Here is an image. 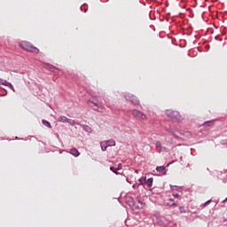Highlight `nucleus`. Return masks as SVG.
Returning <instances> with one entry per match:
<instances>
[{
    "mask_svg": "<svg viewBox=\"0 0 227 227\" xmlns=\"http://www.w3.org/2000/svg\"><path fill=\"white\" fill-rule=\"evenodd\" d=\"M138 182H139L140 185H145V184H146V178L145 177H140Z\"/></svg>",
    "mask_w": 227,
    "mask_h": 227,
    "instance_id": "aec40b11",
    "label": "nucleus"
},
{
    "mask_svg": "<svg viewBox=\"0 0 227 227\" xmlns=\"http://www.w3.org/2000/svg\"><path fill=\"white\" fill-rule=\"evenodd\" d=\"M227 201V197L222 201V203H226Z\"/></svg>",
    "mask_w": 227,
    "mask_h": 227,
    "instance_id": "c85d7f7f",
    "label": "nucleus"
},
{
    "mask_svg": "<svg viewBox=\"0 0 227 227\" xmlns=\"http://www.w3.org/2000/svg\"><path fill=\"white\" fill-rule=\"evenodd\" d=\"M43 67L46 68L47 70H50L51 72H58L59 71V69L56 67H54L51 64H43Z\"/></svg>",
    "mask_w": 227,
    "mask_h": 227,
    "instance_id": "0eeeda50",
    "label": "nucleus"
},
{
    "mask_svg": "<svg viewBox=\"0 0 227 227\" xmlns=\"http://www.w3.org/2000/svg\"><path fill=\"white\" fill-rule=\"evenodd\" d=\"M43 125H44V127H48V129H52L51 122H49L48 121L43 120Z\"/></svg>",
    "mask_w": 227,
    "mask_h": 227,
    "instance_id": "dca6fc26",
    "label": "nucleus"
},
{
    "mask_svg": "<svg viewBox=\"0 0 227 227\" xmlns=\"http://www.w3.org/2000/svg\"><path fill=\"white\" fill-rule=\"evenodd\" d=\"M20 47L24 49V51H27L28 52H34L35 54H38L40 50L38 48L33 46L29 42L23 41L20 43Z\"/></svg>",
    "mask_w": 227,
    "mask_h": 227,
    "instance_id": "f03ea898",
    "label": "nucleus"
},
{
    "mask_svg": "<svg viewBox=\"0 0 227 227\" xmlns=\"http://www.w3.org/2000/svg\"><path fill=\"white\" fill-rule=\"evenodd\" d=\"M118 169H121V163L118 165L117 170Z\"/></svg>",
    "mask_w": 227,
    "mask_h": 227,
    "instance_id": "cd10ccee",
    "label": "nucleus"
},
{
    "mask_svg": "<svg viewBox=\"0 0 227 227\" xmlns=\"http://www.w3.org/2000/svg\"><path fill=\"white\" fill-rule=\"evenodd\" d=\"M131 114H132V116H134V118H136L137 120H140L141 121H145L148 120V116H146V114H145V113H143L137 109L131 110Z\"/></svg>",
    "mask_w": 227,
    "mask_h": 227,
    "instance_id": "7ed1b4c3",
    "label": "nucleus"
},
{
    "mask_svg": "<svg viewBox=\"0 0 227 227\" xmlns=\"http://www.w3.org/2000/svg\"><path fill=\"white\" fill-rule=\"evenodd\" d=\"M166 115L168 118H171L172 120H178L180 118V114L178 112L173 111V110H167Z\"/></svg>",
    "mask_w": 227,
    "mask_h": 227,
    "instance_id": "39448f33",
    "label": "nucleus"
},
{
    "mask_svg": "<svg viewBox=\"0 0 227 227\" xmlns=\"http://www.w3.org/2000/svg\"><path fill=\"white\" fill-rule=\"evenodd\" d=\"M204 127H212L214 125V121H207L203 123Z\"/></svg>",
    "mask_w": 227,
    "mask_h": 227,
    "instance_id": "4468645a",
    "label": "nucleus"
},
{
    "mask_svg": "<svg viewBox=\"0 0 227 227\" xmlns=\"http://www.w3.org/2000/svg\"><path fill=\"white\" fill-rule=\"evenodd\" d=\"M68 118L65 115H62L60 117H59L58 121H59L60 123H68Z\"/></svg>",
    "mask_w": 227,
    "mask_h": 227,
    "instance_id": "6e6552de",
    "label": "nucleus"
},
{
    "mask_svg": "<svg viewBox=\"0 0 227 227\" xmlns=\"http://www.w3.org/2000/svg\"><path fill=\"white\" fill-rule=\"evenodd\" d=\"M83 130H85V132H91V128L88 125H82Z\"/></svg>",
    "mask_w": 227,
    "mask_h": 227,
    "instance_id": "6ab92c4d",
    "label": "nucleus"
},
{
    "mask_svg": "<svg viewBox=\"0 0 227 227\" xmlns=\"http://www.w3.org/2000/svg\"><path fill=\"white\" fill-rule=\"evenodd\" d=\"M110 169L113 171V173H114L115 175H119L120 173H118V168H114V167H111Z\"/></svg>",
    "mask_w": 227,
    "mask_h": 227,
    "instance_id": "412c9836",
    "label": "nucleus"
},
{
    "mask_svg": "<svg viewBox=\"0 0 227 227\" xmlns=\"http://www.w3.org/2000/svg\"><path fill=\"white\" fill-rule=\"evenodd\" d=\"M137 201L138 203H140V205H142V207H143V205H145V203L141 202V200H139V197H137Z\"/></svg>",
    "mask_w": 227,
    "mask_h": 227,
    "instance_id": "a878e982",
    "label": "nucleus"
},
{
    "mask_svg": "<svg viewBox=\"0 0 227 227\" xmlns=\"http://www.w3.org/2000/svg\"><path fill=\"white\" fill-rule=\"evenodd\" d=\"M168 207H176V203L174 200L169 199L167 202Z\"/></svg>",
    "mask_w": 227,
    "mask_h": 227,
    "instance_id": "ddd939ff",
    "label": "nucleus"
},
{
    "mask_svg": "<svg viewBox=\"0 0 227 227\" xmlns=\"http://www.w3.org/2000/svg\"><path fill=\"white\" fill-rule=\"evenodd\" d=\"M70 153L71 155H74V157H79V155H81V153H79V150H77L76 148L71 149Z\"/></svg>",
    "mask_w": 227,
    "mask_h": 227,
    "instance_id": "1a4fd4ad",
    "label": "nucleus"
},
{
    "mask_svg": "<svg viewBox=\"0 0 227 227\" xmlns=\"http://www.w3.org/2000/svg\"><path fill=\"white\" fill-rule=\"evenodd\" d=\"M155 148H156L157 152H159V153L168 151V149L166 147L162 146V144L160 143V141L156 142Z\"/></svg>",
    "mask_w": 227,
    "mask_h": 227,
    "instance_id": "423d86ee",
    "label": "nucleus"
},
{
    "mask_svg": "<svg viewBox=\"0 0 227 227\" xmlns=\"http://www.w3.org/2000/svg\"><path fill=\"white\" fill-rule=\"evenodd\" d=\"M0 84H2L3 86H8L10 82L3 78H0Z\"/></svg>",
    "mask_w": 227,
    "mask_h": 227,
    "instance_id": "f3484780",
    "label": "nucleus"
},
{
    "mask_svg": "<svg viewBox=\"0 0 227 227\" xmlns=\"http://www.w3.org/2000/svg\"><path fill=\"white\" fill-rule=\"evenodd\" d=\"M156 171H158L159 173H164V171H166V167L164 166L157 167Z\"/></svg>",
    "mask_w": 227,
    "mask_h": 227,
    "instance_id": "2eb2a0df",
    "label": "nucleus"
},
{
    "mask_svg": "<svg viewBox=\"0 0 227 227\" xmlns=\"http://www.w3.org/2000/svg\"><path fill=\"white\" fill-rule=\"evenodd\" d=\"M7 87L10 88L15 93V88H13V85L11 82H9Z\"/></svg>",
    "mask_w": 227,
    "mask_h": 227,
    "instance_id": "4be33fe9",
    "label": "nucleus"
},
{
    "mask_svg": "<svg viewBox=\"0 0 227 227\" xmlns=\"http://www.w3.org/2000/svg\"><path fill=\"white\" fill-rule=\"evenodd\" d=\"M179 210H180L181 214H185V212H186L185 208L184 207H180Z\"/></svg>",
    "mask_w": 227,
    "mask_h": 227,
    "instance_id": "b1692460",
    "label": "nucleus"
},
{
    "mask_svg": "<svg viewBox=\"0 0 227 227\" xmlns=\"http://www.w3.org/2000/svg\"><path fill=\"white\" fill-rule=\"evenodd\" d=\"M87 104L90 107L93 108L94 111H98V113H102V99L99 98H93V99H90L87 101Z\"/></svg>",
    "mask_w": 227,
    "mask_h": 227,
    "instance_id": "f257e3e1",
    "label": "nucleus"
},
{
    "mask_svg": "<svg viewBox=\"0 0 227 227\" xmlns=\"http://www.w3.org/2000/svg\"><path fill=\"white\" fill-rule=\"evenodd\" d=\"M145 184L147 187H152V185H153V177L148 178L147 180L145 179Z\"/></svg>",
    "mask_w": 227,
    "mask_h": 227,
    "instance_id": "f8f14e48",
    "label": "nucleus"
},
{
    "mask_svg": "<svg viewBox=\"0 0 227 227\" xmlns=\"http://www.w3.org/2000/svg\"><path fill=\"white\" fill-rule=\"evenodd\" d=\"M67 123H69V125H81L79 122L72 119H68Z\"/></svg>",
    "mask_w": 227,
    "mask_h": 227,
    "instance_id": "a211bd4d",
    "label": "nucleus"
},
{
    "mask_svg": "<svg viewBox=\"0 0 227 227\" xmlns=\"http://www.w3.org/2000/svg\"><path fill=\"white\" fill-rule=\"evenodd\" d=\"M209 203H212V200H209L207 201H206L203 205V207H207V205H209Z\"/></svg>",
    "mask_w": 227,
    "mask_h": 227,
    "instance_id": "393cba45",
    "label": "nucleus"
},
{
    "mask_svg": "<svg viewBox=\"0 0 227 227\" xmlns=\"http://www.w3.org/2000/svg\"><path fill=\"white\" fill-rule=\"evenodd\" d=\"M124 97L126 100L131 102L134 106H139V99L136 96L127 93Z\"/></svg>",
    "mask_w": 227,
    "mask_h": 227,
    "instance_id": "20e7f679",
    "label": "nucleus"
},
{
    "mask_svg": "<svg viewBox=\"0 0 227 227\" xmlns=\"http://www.w3.org/2000/svg\"><path fill=\"white\" fill-rule=\"evenodd\" d=\"M105 143L108 145V146H116V141L110 139V140H105Z\"/></svg>",
    "mask_w": 227,
    "mask_h": 227,
    "instance_id": "9b49d317",
    "label": "nucleus"
},
{
    "mask_svg": "<svg viewBox=\"0 0 227 227\" xmlns=\"http://www.w3.org/2000/svg\"><path fill=\"white\" fill-rule=\"evenodd\" d=\"M7 87L10 88L15 93V88H13V85L11 82H9Z\"/></svg>",
    "mask_w": 227,
    "mask_h": 227,
    "instance_id": "5701e85b",
    "label": "nucleus"
},
{
    "mask_svg": "<svg viewBox=\"0 0 227 227\" xmlns=\"http://www.w3.org/2000/svg\"><path fill=\"white\" fill-rule=\"evenodd\" d=\"M100 146H101L102 152H106V150H107V147H109V145H107V142L106 141L101 142Z\"/></svg>",
    "mask_w": 227,
    "mask_h": 227,
    "instance_id": "9d476101",
    "label": "nucleus"
},
{
    "mask_svg": "<svg viewBox=\"0 0 227 227\" xmlns=\"http://www.w3.org/2000/svg\"><path fill=\"white\" fill-rule=\"evenodd\" d=\"M174 198H178V193H173Z\"/></svg>",
    "mask_w": 227,
    "mask_h": 227,
    "instance_id": "bb28decb",
    "label": "nucleus"
}]
</instances>
